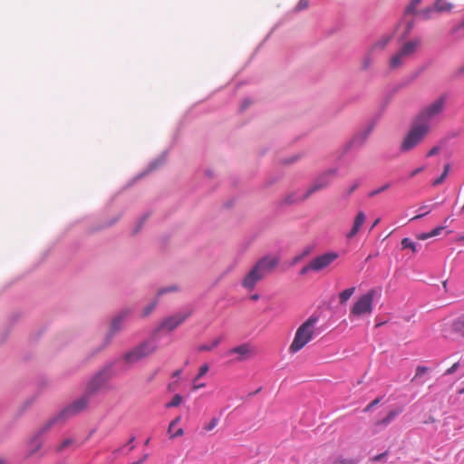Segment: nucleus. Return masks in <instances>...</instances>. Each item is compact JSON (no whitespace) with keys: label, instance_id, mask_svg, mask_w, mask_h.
<instances>
[{"label":"nucleus","instance_id":"nucleus-1","mask_svg":"<svg viewBox=\"0 0 464 464\" xmlns=\"http://www.w3.org/2000/svg\"><path fill=\"white\" fill-rule=\"evenodd\" d=\"M317 322L318 317L311 315L297 328L294 340L289 346L290 353H296L314 338Z\"/></svg>","mask_w":464,"mask_h":464},{"label":"nucleus","instance_id":"nucleus-2","mask_svg":"<svg viewBox=\"0 0 464 464\" xmlns=\"http://www.w3.org/2000/svg\"><path fill=\"white\" fill-rule=\"evenodd\" d=\"M336 174V170L334 169H328L318 176L307 191L302 195H296L293 193L285 198V203L293 204L299 201H304L308 198L312 194L321 189L327 188Z\"/></svg>","mask_w":464,"mask_h":464},{"label":"nucleus","instance_id":"nucleus-3","mask_svg":"<svg viewBox=\"0 0 464 464\" xmlns=\"http://www.w3.org/2000/svg\"><path fill=\"white\" fill-rule=\"evenodd\" d=\"M429 131L430 126L419 124L414 121L411 128L403 138L400 145V150L401 152H409L412 150L424 140Z\"/></svg>","mask_w":464,"mask_h":464},{"label":"nucleus","instance_id":"nucleus-4","mask_svg":"<svg viewBox=\"0 0 464 464\" xmlns=\"http://www.w3.org/2000/svg\"><path fill=\"white\" fill-rule=\"evenodd\" d=\"M446 98L440 96L424 106L417 114L415 121L430 127V122L439 118L444 111Z\"/></svg>","mask_w":464,"mask_h":464},{"label":"nucleus","instance_id":"nucleus-5","mask_svg":"<svg viewBox=\"0 0 464 464\" xmlns=\"http://www.w3.org/2000/svg\"><path fill=\"white\" fill-rule=\"evenodd\" d=\"M89 397L90 393H86L81 398L74 401L72 403H71L69 406H67L65 409H63L58 415L51 419L45 426L43 428L42 431H45L48 429H50L53 425L57 423L60 420H65L66 419L74 416L82 411H84L88 404H89Z\"/></svg>","mask_w":464,"mask_h":464},{"label":"nucleus","instance_id":"nucleus-6","mask_svg":"<svg viewBox=\"0 0 464 464\" xmlns=\"http://www.w3.org/2000/svg\"><path fill=\"white\" fill-rule=\"evenodd\" d=\"M375 290L371 289L367 293L362 295L357 298L350 311V318H359L364 315H371L373 310V298L375 296Z\"/></svg>","mask_w":464,"mask_h":464},{"label":"nucleus","instance_id":"nucleus-7","mask_svg":"<svg viewBox=\"0 0 464 464\" xmlns=\"http://www.w3.org/2000/svg\"><path fill=\"white\" fill-rule=\"evenodd\" d=\"M157 350V345L152 341H146L127 352L122 359L129 364H133L150 355Z\"/></svg>","mask_w":464,"mask_h":464},{"label":"nucleus","instance_id":"nucleus-8","mask_svg":"<svg viewBox=\"0 0 464 464\" xmlns=\"http://www.w3.org/2000/svg\"><path fill=\"white\" fill-rule=\"evenodd\" d=\"M112 377L111 365L106 366L99 371L87 386V392L92 394L104 388Z\"/></svg>","mask_w":464,"mask_h":464},{"label":"nucleus","instance_id":"nucleus-9","mask_svg":"<svg viewBox=\"0 0 464 464\" xmlns=\"http://www.w3.org/2000/svg\"><path fill=\"white\" fill-rule=\"evenodd\" d=\"M279 259L276 256H265L259 259L253 266L263 278L270 274L278 265Z\"/></svg>","mask_w":464,"mask_h":464},{"label":"nucleus","instance_id":"nucleus-10","mask_svg":"<svg viewBox=\"0 0 464 464\" xmlns=\"http://www.w3.org/2000/svg\"><path fill=\"white\" fill-rule=\"evenodd\" d=\"M338 258V254L335 252H327L318 256L311 260L313 265V271L319 272L328 267L333 262Z\"/></svg>","mask_w":464,"mask_h":464},{"label":"nucleus","instance_id":"nucleus-11","mask_svg":"<svg viewBox=\"0 0 464 464\" xmlns=\"http://www.w3.org/2000/svg\"><path fill=\"white\" fill-rule=\"evenodd\" d=\"M228 354H236V360L237 362H243L255 355V348L250 343H245L230 349Z\"/></svg>","mask_w":464,"mask_h":464},{"label":"nucleus","instance_id":"nucleus-12","mask_svg":"<svg viewBox=\"0 0 464 464\" xmlns=\"http://www.w3.org/2000/svg\"><path fill=\"white\" fill-rule=\"evenodd\" d=\"M190 313L178 314L164 320L161 324V328L168 331H173L176 327L181 324L188 316Z\"/></svg>","mask_w":464,"mask_h":464},{"label":"nucleus","instance_id":"nucleus-13","mask_svg":"<svg viewBox=\"0 0 464 464\" xmlns=\"http://www.w3.org/2000/svg\"><path fill=\"white\" fill-rule=\"evenodd\" d=\"M263 279L262 275H260L254 267L246 275V276L242 280V286L246 290H253L256 285Z\"/></svg>","mask_w":464,"mask_h":464},{"label":"nucleus","instance_id":"nucleus-14","mask_svg":"<svg viewBox=\"0 0 464 464\" xmlns=\"http://www.w3.org/2000/svg\"><path fill=\"white\" fill-rule=\"evenodd\" d=\"M420 45V40L415 39L413 41H409V42L405 43L402 45V47L400 49V51L402 53V54L405 57L409 58L416 52V50L418 49V47Z\"/></svg>","mask_w":464,"mask_h":464},{"label":"nucleus","instance_id":"nucleus-15","mask_svg":"<svg viewBox=\"0 0 464 464\" xmlns=\"http://www.w3.org/2000/svg\"><path fill=\"white\" fill-rule=\"evenodd\" d=\"M365 214L362 211L358 212L353 222V226L351 231L347 234L348 238H353L360 230L361 227L363 225L365 221Z\"/></svg>","mask_w":464,"mask_h":464},{"label":"nucleus","instance_id":"nucleus-16","mask_svg":"<svg viewBox=\"0 0 464 464\" xmlns=\"http://www.w3.org/2000/svg\"><path fill=\"white\" fill-rule=\"evenodd\" d=\"M406 59H407V57H405L402 54V53L401 51H399L393 56H392L391 60H390V68L392 70H394V69L401 67L404 63Z\"/></svg>","mask_w":464,"mask_h":464},{"label":"nucleus","instance_id":"nucleus-17","mask_svg":"<svg viewBox=\"0 0 464 464\" xmlns=\"http://www.w3.org/2000/svg\"><path fill=\"white\" fill-rule=\"evenodd\" d=\"M452 331L464 337V315L458 317L452 323Z\"/></svg>","mask_w":464,"mask_h":464},{"label":"nucleus","instance_id":"nucleus-18","mask_svg":"<svg viewBox=\"0 0 464 464\" xmlns=\"http://www.w3.org/2000/svg\"><path fill=\"white\" fill-rule=\"evenodd\" d=\"M450 169V165L446 164L444 166L443 172L440 174V176L439 178L432 180L431 185L433 187H437V186L440 185L441 183H443L449 175Z\"/></svg>","mask_w":464,"mask_h":464},{"label":"nucleus","instance_id":"nucleus-19","mask_svg":"<svg viewBox=\"0 0 464 464\" xmlns=\"http://www.w3.org/2000/svg\"><path fill=\"white\" fill-rule=\"evenodd\" d=\"M354 292H355V287H350V288H347V289L342 291L339 294L340 303L345 304L351 298V296L354 294Z\"/></svg>","mask_w":464,"mask_h":464},{"label":"nucleus","instance_id":"nucleus-20","mask_svg":"<svg viewBox=\"0 0 464 464\" xmlns=\"http://www.w3.org/2000/svg\"><path fill=\"white\" fill-rule=\"evenodd\" d=\"M222 339L221 337L215 338L210 344H202L198 346L199 352H209L213 350L214 348L218 347L219 343H221Z\"/></svg>","mask_w":464,"mask_h":464},{"label":"nucleus","instance_id":"nucleus-21","mask_svg":"<svg viewBox=\"0 0 464 464\" xmlns=\"http://www.w3.org/2000/svg\"><path fill=\"white\" fill-rule=\"evenodd\" d=\"M452 8V5L445 2V0H437L435 3V9L438 12H449Z\"/></svg>","mask_w":464,"mask_h":464},{"label":"nucleus","instance_id":"nucleus-22","mask_svg":"<svg viewBox=\"0 0 464 464\" xmlns=\"http://www.w3.org/2000/svg\"><path fill=\"white\" fill-rule=\"evenodd\" d=\"M431 209H432V206H429V205L420 206L418 209L420 214H418L415 217H413L412 218H411V221L421 218L422 217L428 215L431 211Z\"/></svg>","mask_w":464,"mask_h":464},{"label":"nucleus","instance_id":"nucleus-23","mask_svg":"<svg viewBox=\"0 0 464 464\" xmlns=\"http://www.w3.org/2000/svg\"><path fill=\"white\" fill-rule=\"evenodd\" d=\"M401 412L400 410L391 411L387 416L380 421L382 425L389 424Z\"/></svg>","mask_w":464,"mask_h":464},{"label":"nucleus","instance_id":"nucleus-24","mask_svg":"<svg viewBox=\"0 0 464 464\" xmlns=\"http://www.w3.org/2000/svg\"><path fill=\"white\" fill-rule=\"evenodd\" d=\"M125 316H126V314L119 315L112 320L111 325V329L112 333L118 331L121 328V324L122 323Z\"/></svg>","mask_w":464,"mask_h":464},{"label":"nucleus","instance_id":"nucleus-25","mask_svg":"<svg viewBox=\"0 0 464 464\" xmlns=\"http://www.w3.org/2000/svg\"><path fill=\"white\" fill-rule=\"evenodd\" d=\"M372 52H371V50H370L369 53L362 58V70H367L372 65Z\"/></svg>","mask_w":464,"mask_h":464},{"label":"nucleus","instance_id":"nucleus-26","mask_svg":"<svg viewBox=\"0 0 464 464\" xmlns=\"http://www.w3.org/2000/svg\"><path fill=\"white\" fill-rule=\"evenodd\" d=\"M389 42L388 38H383L379 41H377L371 48V52H374L375 50H382L385 48Z\"/></svg>","mask_w":464,"mask_h":464},{"label":"nucleus","instance_id":"nucleus-27","mask_svg":"<svg viewBox=\"0 0 464 464\" xmlns=\"http://www.w3.org/2000/svg\"><path fill=\"white\" fill-rule=\"evenodd\" d=\"M401 246L402 248H409L413 253L417 251L416 245L414 242H412L410 238L405 237L401 240Z\"/></svg>","mask_w":464,"mask_h":464},{"label":"nucleus","instance_id":"nucleus-28","mask_svg":"<svg viewBox=\"0 0 464 464\" xmlns=\"http://www.w3.org/2000/svg\"><path fill=\"white\" fill-rule=\"evenodd\" d=\"M420 1L421 0H411L410 5L406 7L405 13L407 14H413L415 12V9L417 8V6L420 5Z\"/></svg>","mask_w":464,"mask_h":464},{"label":"nucleus","instance_id":"nucleus-29","mask_svg":"<svg viewBox=\"0 0 464 464\" xmlns=\"http://www.w3.org/2000/svg\"><path fill=\"white\" fill-rule=\"evenodd\" d=\"M209 370V367H208V364L207 363H204L202 364L200 367H199V370H198V373L197 374V376L194 378V382H198L202 376H204L205 374H207V372H208Z\"/></svg>","mask_w":464,"mask_h":464},{"label":"nucleus","instance_id":"nucleus-30","mask_svg":"<svg viewBox=\"0 0 464 464\" xmlns=\"http://www.w3.org/2000/svg\"><path fill=\"white\" fill-rule=\"evenodd\" d=\"M182 401V397L179 394H175L172 400L166 405L167 408L178 407Z\"/></svg>","mask_w":464,"mask_h":464},{"label":"nucleus","instance_id":"nucleus-31","mask_svg":"<svg viewBox=\"0 0 464 464\" xmlns=\"http://www.w3.org/2000/svg\"><path fill=\"white\" fill-rule=\"evenodd\" d=\"M332 464H356V461L353 459L338 457Z\"/></svg>","mask_w":464,"mask_h":464},{"label":"nucleus","instance_id":"nucleus-32","mask_svg":"<svg viewBox=\"0 0 464 464\" xmlns=\"http://www.w3.org/2000/svg\"><path fill=\"white\" fill-rule=\"evenodd\" d=\"M73 440L72 439H66L63 441H62L56 448L57 452L63 451L66 448H68L70 445H72Z\"/></svg>","mask_w":464,"mask_h":464},{"label":"nucleus","instance_id":"nucleus-33","mask_svg":"<svg viewBox=\"0 0 464 464\" xmlns=\"http://www.w3.org/2000/svg\"><path fill=\"white\" fill-rule=\"evenodd\" d=\"M42 444L43 442L39 439L38 435L35 438H34L32 440V446L34 447V449L32 450L31 455L36 452L42 447Z\"/></svg>","mask_w":464,"mask_h":464},{"label":"nucleus","instance_id":"nucleus-34","mask_svg":"<svg viewBox=\"0 0 464 464\" xmlns=\"http://www.w3.org/2000/svg\"><path fill=\"white\" fill-rule=\"evenodd\" d=\"M178 291V287L176 285H171V286H169V287H164V288H161L158 291V294H157V297H160V295L166 294V293H169V292H176Z\"/></svg>","mask_w":464,"mask_h":464},{"label":"nucleus","instance_id":"nucleus-35","mask_svg":"<svg viewBox=\"0 0 464 464\" xmlns=\"http://www.w3.org/2000/svg\"><path fill=\"white\" fill-rule=\"evenodd\" d=\"M390 188V184L389 183H386L384 185H382V187H380L379 188L375 189V190H372L369 193V197H374L376 196L377 194L379 193H382L383 191H385L386 189H388Z\"/></svg>","mask_w":464,"mask_h":464},{"label":"nucleus","instance_id":"nucleus-36","mask_svg":"<svg viewBox=\"0 0 464 464\" xmlns=\"http://www.w3.org/2000/svg\"><path fill=\"white\" fill-rule=\"evenodd\" d=\"M218 423V418H212V420L204 427L207 431L212 430Z\"/></svg>","mask_w":464,"mask_h":464},{"label":"nucleus","instance_id":"nucleus-37","mask_svg":"<svg viewBox=\"0 0 464 464\" xmlns=\"http://www.w3.org/2000/svg\"><path fill=\"white\" fill-rule=\"evenodd\" d=\"M157 303H158V301L155 300L153 303L150 304L147 307H145L142 315L143 316L149 315L153 311L155 306L157 305Z\"/></svg>","mask_w":464,"mask_h":464},{"label":"nucleus","instance_id":"nucleus-38","mask_svg":"<svg viewBox=\"0 0 464 464\" xmlns=\"http://www.w3.org/2000/svg\"><path fill=\"white\" fill-rule=\"evenodd\" d=\"M427 372H428V368L427 367H425V366H418L416 368V373H415V376H414L413 380L422 376Z\"/></svg>","mask_w":464,"mask_h":464},{"label":"nucleus","instance_id":"nucleus-39","mask_svg":"<svg viewBox=\"0 0 464 464\" xmlns=\"http://www.w3.org/2000/svg\"><path fill=\"white\" fill-rule=\"evenodd\" d=\"M309 0H299V2L296 5L295 9L297 11L304 10L308 7Z\"/></svg>","mask_w":464,"mask_h":464},{"label":"nucleus","instance_id":"nucleus-40","mask_svg":"<svg viewBox=\"0 0 464 464\" xmlns=\"http://www.w3.org/2000/svg\"><path fill=\"white\" fill-rule=\"evenodd\" d=\"M387 455H388V452H387V451L382 452V453H381V454H378V455H376V456L372 457V458L371 459V461H372V462H378V461L383 460V459H385V458L387 457Z\"/></svg>","mask_w":464,"mask_h":464},{"label":"nucleus","instance_id":"nucleus-41","mask_svg":"<svg viewBox=\"0 0 464 464\" xmlns=\"http://www.w3.org/2000/svg\"><path fill=\"white\" fill-rule=\"evenodd\" d=\"M444 228V227H437L430 232V236L431 237L439 236Z\"/></svg>","mask_w":464,"mask_h":464},{"label":"nucleus","instance_id":"nucleus-42","mask_svg":"<svg viewBox=\"0 0 464 464\" xmlns=\"http://www.w3.org/2000/svg\"><path fill=\"white\" fill-rule=\"evenodd\" d=\"M309 271H313V265L311 261L301 269L300 274L305 275Z\"/></svg>","mask_w":464,"mask_h":464},{"label":"nucleus","instance_id":"nucleus-43","mask_svg":"<svg viewBox=\"0 0 464 464\" xmlns=\"http://www.w3.org/2000/svg\"><path fill=\"white\" fill-rule=\"evenodd\" d=\"M424 169H425V167H424V166L419 167V168L415 169L414 170H412V171L410 173L409 177H410V178H413V177H415L416 175H418L419 173L422 172Z\"/></svg>","mask_w":464,"mask_h":464},{"label":"nucleus","instance_id":"nucleus-44","mask_svg":"<svg viewBox=\"0 0 464 464\" xmlns=\"http://www.w3.org/2000/svg\"><path fill=\"white\" fill-rule=\"evenodd\" d=\"M440 147H438V146L433 147L432 149H430V150L428 151V153H427V157H432V156H434V155L438 154V153H439V151H440Z\"/></svg>","mask_w":464,"mask_h":464},{"label":"nucleus","instance_id":"nucleus-45","mask_svg":"<svg viewBox=\"0 0 464 464\" xmlns=\"http://www.w3.org/2000/svg\"><path fill=\"white\" fill-rule=\"evenodd\" d=\"M459 367V362H455L451 365V367H450L447 371H446V374H452L453 372H455L457 371Z\"/></svg>","mask_w":464,"mask_h":464},{"label":"nucleus","instance_id":"nucleus-46","mask_svg":"<svg viewBox=\"0 0 464 464\" xmlns=\"http://www.w3.org/2000/svg\"><path fill=\"white\" fill-rule=\"evenodd\" d=\"M380 402V399L379 398H376L375 400H373L366 408H365V411H370L372 407H374L375 405H377L378 403Z\"/></svg>","mask_w":464,"mask_h":464},{"label":"nucleus","instance_id":"nucleus-47","mask_svg":"<svg viewBox=\"0 0 464 464\" xmlns=\"http://www.w3.org/2000/svg\"><path fill=\"white\" fill-rule=\"evenodd\" d=\"M180 420L179 417H177L175 420H173L169 426V432L170 433L172 430V428H175V425Z\"/></svg>","mask_w":464,"mask_h":464},{"label":"nucleus","instance_id":"nucleus-48","mask_svg":"<svg viewBox=\"0 0 464 464\" xmlns=\"http://www.w3.org/2000/svg\"><path fill=\"white\" fill-rule=\"evenodd\" d=\"M148 458H149V454L146 453L143 455V457L140 459L134 461L131 464H143L148 459Z\"/></svg>","mask_w":464,"mask_h":464},{"label":"nucleus","instance_id":"nucleus-49","mask_svg":"<svg viewBox=\"0 0 464 464\" xmlns=\"http://www.w3.org/2000/svg\"><path fill=\"white\" fill-rule=\"evenodd\" d=\"M430 237H431L430 236V232H429V233H421V234H420V235L418 236V239H420V240H426V239H428V238H430Z\"/></svg>","mask_w":464,"mask_h":464},{"label":"nucleus","instance_id":"nucleus-50","mask_svg":"<svg viewBox=\"0 0 464 464\" xmlns=\"http://www.w3.org/2000/svg\"><path fill=\"white\" fill-rule=\"evenodd\" d=\"M203 387H205L204 383H198V382H193V385H192L193 391H197V390L201 389Z\"/></svg>","mask_w":464,"mask_h":464},{"label":"nucleus","instance_id":"nucleus-51","mask_svg":"<svg viewBox=\"0 0 464 464\" xmlns=\"http://www.w3.org/2000/svg\"><path fill=\"white\" fill-rule=\"evenodd\" d=\"M431 12V9L428 8L424 11H421L420 14L424 16V18H429V14Z\"/></svg>","mask_w":464,"mask_h":464},{"label":"nucleus","instance_id":"nucleus-52","mask_svg":"<svg viewBox=\"0 0 464 464\" xmlns=\"http://www.w3.org/2000/svg\"><path fill=\"white\" fill-rule=\"evenodd\" d=\"M184 433L182 429H179L171 437L182 436Z\"/></svg>","mask_w":464,"mask_h":464},{"label":"nucleus","instance_id":"nucleus-53","mask_svg":"<svg viewBox=\"0 0 464 464\" xmlns=\"http://www.w3.org/2000/svg\"><path fill=\"white\" fill-rule=\"evenodd\" d=\"M250 299L253 301H256L259 299V295L255 294V295H251Z\"/></svg>","mask_w":464,"mask_h":464},{"label":"nucleus","instance_id":"nucleus-54","mask_svg":"<svg viewBox=\"0 0 464 464\" xmlns=\"http://www.w3.org/2000/svg\"><path fill=\"white\" fill-rule=\"evenodd\" d=\"M379 222H380V218L375 219V221L373 222V224H372V227H371V230H372L375 226H377V225L379 224Z\"/></svg>","mask_w":464,"mask_h":464},{"label":"nucleus","instance_id":"nucleus-55","mask_svg":"<svg viewBox=\"0 0 464 464\" xmlns=\"http://www.w3.org/2000/svg\"><path fill=\"white\" fill-rule=\"evenodd\" d=\"M371 130H372V128H369V129L367 130V131H366V133H365V135H364V138H363L364 140L367 138V136L369 135V133L371 132Z\"/></svg>","mask_w":464,"mask_h":464},{"label":"nucleus","instance_id":"nucleus-56","mask_svg":"<svg viewBox=\"0 0 464 464\" xmlns=\"http://www.w3.org/2000/svg\"><path fill=\"white\" fill-rule=\"evenodd\" d=\"M356 187H357L356 185H353V186L350 188V190H349V194L353 193V192L354 191V189L356 188Z\"/></svg>","mask_w":464,"mask_h":464},{"label":"nucleus","instance_id":"nucleus-57","mask_svg":"<svg viewBox=\"0 0 464 464\" xmlns=\"http://www.w3.org/2000/svg\"><path fill=\"white\" fill-rule=\"evenodd\" d=\"M181 371L180 370H178L176 371L174 373H173V376L176 377V376H179L180 374Z\"/></svg>","mask_w":464,"mask_h":464},{"label":"nucleus","instance_id":"nucleus-58","mask_svg":"<svg viewBox=\"0 0 464 464\" xmlns=\"http://www.w3.org/2000/svg\"><path fill=\"white\" fill-rule=\"evenodd\" d=\"M248 104H249V102L246 101V102H244V104H243V109L246 108V106H247Z\"/></svg>","mask_w":464,"mask_h":464},{"label":"nucleus","instance_id":"nucleus-59","mask_svg":"<svg viewBox=\"0 0 464 464\" xmlns=\"http://www.w3.org/2000/svg\"><path fill=\"white\" fill-rule=\"evenodd\" d=\"M411 24H409V25H408V31H410V30H411Z\"/></svg>","mask_w":464,"mask_h":464},{"label":"nucleus","instance_id":"nucleus-60","mask_svg":"<svg viewBox=\"0 0 464 464\" xmlns=\"http://www.w3.org/2000/svg\"><path fill=\"white\" fill-rule=\"evenodd\" d=\"M150 442V439H148L146 441H145V445H148Z\"/></svg>","mask_w":464,"mask_h":464},{"label":"nucleus","instance_id":"nucleus-61","mask_svg":"<svg viewBox=\"0 0 464 464\" xmlns=\"http://www.w3.org/2000/svg\"><path fill=\"white\" fill-rule=\"evenodd\" d=\"M460 239H461V240H464V237H462Z\"/></svg>","mask_w":464,"mask_h":464}]
</instances>
